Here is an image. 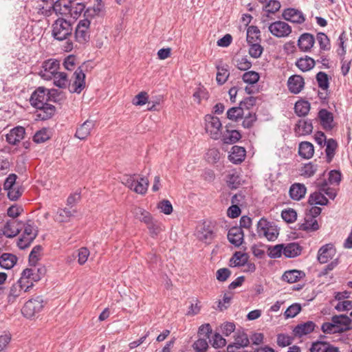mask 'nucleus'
Wrapping results in <instances>:
<instances>
[{
  "mask_svg": "<svg viewBox=\"0 0 352 352\" xmlns=\"http://www.w3.org/2000/svg\"><path fill=\"white\" fill-rule=\"evenodd\" d=\"M52 78L56 87L65 88L68 86L71 93L80 94L85 86V74L81 67H78L73 73L70 80L67 74L61 72H58Z\"/></svg>",
  "mask_w": 352,
  "mask_h": 352,
  "instance_id": "f257e3e1",
  "label": "nucleus"
},
{
  "mask_svg": "<svg viewBox=\"0 0 352 352\" xmlns=\"http://www.w3.org/2000/svg\"><path fill=\"white\" fill-rule=\"evenodd\" d=\"M65 1V0H58L52 4V8L56 14L63 15L69 12L72 17L77 19L83 13L84 19L87 18L88 8H86L87 2L85 1L70 2V6L67 5Z\"/></svg>",
  "mask_w": 352,
  "mask_h": 352,
  "instance_id": "f03ea898",
  "label": "nucleus"
},
{
  "mask_svg": "<svg viewBox=\"0 0 352 352\" xmlns=\"http://www.w3.org/2000/svg\"><path fill=\"white\" fill-rule=\"evenodd\" d=\"M121 182L130 190L140 194L145 195L148 187V180L146 177L138 178L136 175H125Z\"/></svg>",
  "mask_w": 352,
  "mask_h": 352,
  "instance_id": "7ed1b4c3",
  "label": "nucleus"
},
{
  "mask_svg": "<svg viewBox=\"0 0 352 352\" xmlns=\"http://www.w3.org/2000/svg\"><path fill=\"white\" fill-rule=\"evenodd\" d=\"M256 232L260 238H265L270 241H275L279 234L277 226L274 222L261 218L257 223Z\"/></svg>",
  "mask_w": 352,
  "mask_h": 352,
  "instance_id": "20e7f679",
  "label": "nucleus"
},
{
  "mask_svg": "<svg viewBox=\"0 0 352 352\" xmlns=\"http://www.w3.org/2000/svg\"><path fill=\"white\" fill-rule=\"evenodd\" d=\"M72 32V24L63 18L58 19L52 25V35L56 40H67L69 36H71Z\"/></svg>",
  "mask_w": 352,
  "mask_h": 352,
  "instance_id": "39448f33",
  "label": "nucleus"
},
{
  "mask_svg": "<svg viewBox=\"0 0 352 352\" xmlns=\"http://www.w3.org/2000/svg\"><path fill=\"white\" fill-rule=\"evenodd\" d=\"M44 302L40 296L28 300L21 309L22 314L27 318L36 316L43 309Z\"/></svg>",
  "mask_w": 352,
  "mask_h": 352,
  "instance_id": "423d86ee",
  "label": "nucleus"
},
{
  "mask_svg": "<svg viewBox=\"0 0 352 352\" xmlns=\"http://www.w3.org/2000/svg\"><path fill=\"white\" fill-rule=\"evenodd\" d=\"M33 287V284L31 283L28 284L25 278L21 276V278L18 281L14 283L10 289V292L8 296V300L9 302H13L15 301L16 298L20 296L22 293H25Z\"/></svg>",
  "mask_w": 352,
  "mask_h": 352,
  "instance_id": "0eeeda50",
  "label": "nucleus"
},
{
  "mask_svg": "<svg viewBox=\"0 0 352 352\" xmlns=\"http://www.w3.org/2000/svg\"><path fill=\"white\" fill-rule=\"evenodd\" d=\"M206 131L214 140H218L221 135V122L219 118L206 115L205 117Z\"/></svg>",
  "mask_w": 352,
  "mask_h": 352,
  "instance_id": "6e6552de",
  "label": "nucleus"
},
{
  "mask_svg": "<svg viewBox=\"0 0 352 352\" xmlns=\"http://www.w3.org/2000/svg\"><path fill=\"white\" fill-rule=\"evenodd\" d=\"M31 266V268L24 270L21 273V276L28 284L32 283L34 285V282L40 280L45 274L46 269L43 265L36 266L35 265Z\"/></svg>",
  "mask_w": 352,
  "mask_h": 352,
  "instance_id": "1a4fd4ad",
  "label": "nucleus"
},
{
  "mask_svg": "<svg viewBox=\"0 0 352 352\" xmlns=\"http://www.w3.org/2000/svg\"><path fill=\"white\" fill-rule=\"evenodd\" d=\"M60 62L56 59H48L43 62L39 75L45 80H51L58 72Z\"/></svg>",
  "mask_w": 352,
  "mask_h": 352,
  "instance_id": "9d476101",
  "label": "nucleus"
},
{
  "mask_svg": "<svg viewBox=\"0 0 352 352\" xmlns=\"http://www.w3.org/2000/svg\"><path fill=\"white\" fill-rule=\"evenodd\" d=\"M268 30L273 36L277 38L287 37L292 32L291 26L282 21H276L270 23Z\"/></svg>",
  "mask_w": 352,
  "mask_h": 352,
  "instance_id": "9b49d317",
  "label": "nucleus"
},
{
  "mask_svg": "<svg viewBox=\"0 0 352 352\" xmlns=\"http://www.w3.org/2000/svg\"><path fill=\"white\" fill-rule=\"evenodd\" d=\"M30 104L35 108L43 107L45 103L49 102L47 96V89L40 87L36 89L30 97Z\"/></svg>",
  "mask_w": 352,
  "mask_h": 352,
  "instance_id": "f8f14e48",
  "label": "nucleus"
},
{
  "mask_svg": "<svg viewBox=\"0 0 352 352\" xmlns=\"http://www.w3.org/2000/svg\"><path fill=\"white\" fill-rule=\"evenodd\" d=\"M23 223L15 219L8 221L4 225L2 232L8 238H13L22 230Z\"/></svg>",
  "mask_w": 352,
  "mask_h": 352,
  "instance_id": "ddd939ff",
  "label": "nucleus"
},
{
  "mask_svg": "<svg viewBox=\"0 0 352 352\" xmlns=\"http://www.w3.org/2000/svg\"><path fill=\"white\" fill-rule=\"evenodd\" d=\"M282 15L285 20L294 23L301 24L305 21L302 12L294 8L285 9Z\"/></svg>",
  "mask_w": 352,
  "mask_h": 352,
  "instance_id": "4468645a",
  "label": "nucleus"
},
{
  "mask_svg": "<svg viewBox=\"0 0 352 352\" xmlns=\"http://www.w3.org/2000/svg\"><path fill=\"white\" fill-rule=\"evenodd\" d=\"M88 36V18L80 20L75 30L76 41L80 43H85Z\"/></svg>",
  "mask_w": 352,
  "mask_h": 352,
  "instance_id": "2eb2a0df",
  "label": "nucleus"
},
{
  "mask_svg": "<svg viewBox=\"0 0 352 352\" xmlns=\"http://www.w3.org/2000/svg\"><path fill=\"white\" fill-rule=\"evenodd\" d=\"M336 254V249L331 243L322 245L318 252V261L320 263H326L331 259Z\"/></svg>",
  "mask_w": 352,
  "mask_h": 352,
  "instance_id": "dca6fc26",
  "label": "nucleus"
},
{
  "mask_svg": "<svg viewBox=\"0 0 352 352\" xmlns=\"http://www.w3.org/2000/svg\"><path fill=\"white\" fill-rule=\"evenodd\" d=\"M305 86V81L302 76L299 75H293L288 78L287 87L289 91L294 94H299Z\"/></svg>",
  "mask_w": 352,
  "mask_h": 352,
  "instance_id": "f3484780",
  "label": "nucleus"
},
{
  "mask_svg": "<svg viewBox=\"0 0 352 352\" xmlns=\"http://www.w3.org/2000/svg\"><path fill=\"white\" fill-rule=\"evenodd\" d=\"M243 238L244 233L241 228L232 227L229 230L228 239L234 246L239 247L243 241Z\"/></svg>",
  "mask_w": 352,
  "mask_h": 352,
  "instance_id": "a211bd4d",
  "label": "nucleus"
},
{
  "mask_svg": "<svg viewBox=\"0 0 352 352\" xmlns=\"http://www.w3.org/2000/svg\"><path fill=\"white\" fill-rule=\"evenodd\" d=\"M25 128L16 126L11 129L6 136V141L12 145H16L24 138Z\"/></svg>",
  "mask_w": 352,
  "mask_h": 352,
  "instance_id": "6ab92c4d",
  "label": "nucleus"
},
{
  "mask_svg": "<svg viewBox=\"0 0 352 352\" xmlns=\"http://www.w3.org/2000/svg\"><path fill=\"white\" fill-rule=\"evenodd\" d=\"M313 129L310 120H300L295 125L294 132L296 136L307 135L312 133Z\"/></svg>",
  "mask_w": 352,
  "mask_h": 352,
  "instance_id": "aec40b11",
  "label": "nucleus"
},
{
  "mask_svg": "<svg viewBox=\"0 0 352 352\" xmlns=\"http://www.w3.org/2000/svg\"><path fill=\"white\" fill-rule=\"evenodd\" d=\"M310 352H340L339 348L323 341H316L312 343Z\"/></svg>",
  "mask_w": 352,
  "mask_h": 352,
  "instance_id": "412c9836",
  "label": "nucleus"
},
{
  "mask_svg": "<svg viewBox=\"0 0 352 352\" xmlns=\"http://www.w3.org/2000/svg\"><path fill=\"white\" fill-rule=\"evenodd\" d=\"M315 43L314 36L309 33L302 34L298 38V45L302 52L309 51Z\"/></svg>",
  "mask_w": 352,
  "mask_h": 352,
  "instance_id": "4be33fe9",
  "label": "nucleus"
},
{
  "mask_svg": "<svg viewBox=\"0 0 352 352\" xmlns=\"http://www.w3.org/2000/svg\"><path fill=\"white\" fill-rule=\"evenodd\" d=\"M316 327V324L312 321H307L301 323L295 327L293 330L294 334L298 337H302L311 333Z\"/></svg>",
  "mask_w": 352,
  "mask_h": 352,
  "instance_id": "5701e85b",
  "label": "nucleus"
},
{
  "mask_svg": "<svg viewBox=\"0 0 352 352\" xmlns=\"http://www.w3.org/2000/svg\"><path fill=\"white\" fill-rule=\"evenodd\" d=\"M245 155L246 151L243 147L233 146L229 155V160L234 164H240L245 160Z\"/></svg>",
  "mask_w": 352,
  "mask_h": 352,
  "instance_id": "b1692460",
  "label": "nucleus"
},
{
  "mask_svg": "<svg viewBox=\"0 0 352 352\" xmlns=\"http://www.w3.org/2000/svg\"><path fill=\"white\" fill-rule=\"evenodd\" d=\"M307 188L302 184L296 183L289 188V195L294 200H300L306 194Z\"/></svg>",
  "mask_w": 352,
  "mask_h": 352,
  "instance_id": "393cba45",
  "label": "nucleus"
},
{
  "mask_svg": "<svg viewBox=\"0 0 352 352\" xmlns=\"http://www.w3.org/2000/svg\"><path fill=\"white\" fill-rule=\"evenodd\" d=\"M331 320L336 324L338 329H340V333L344 332L350 329L351 320L345 315L334 316L331 318Z\"/></svg>",
  "mask_w": 352,
  "mask_h": 352,
  "instance_id": "a878e982",
  "label": "nucleus"
},
{
  "mask_svg": "<svg viewBox=\"0 0 352 352\" xmlns=\"http://www.w3.org/2000/svg\"><path fill=\"white\" fill-rule=\"evenodd\" d=\"M318 118H320L321 125L324 129L329 130L333 128V117L331 112L325 109H322L318 112Z\"/></svg>",
  "mask_w": 352,
  "mask_h": 352,
  "instance_id": "bb28decb",
  "label": "nucleus"
},
{
  "mask_svg": "<svg viewBox=\"0 0 352 352\" xmlns=\"http://www.w3.org/2000/svg\"><path fill=\"white\" fill-rule=\"evenodd\" d=\"M314 153V145L309 142H302L298 146V154L304 159L311 158Z\"/></svg>",
  "mask_w": 352,
  "mask_h": 352,
  "instance_id": "cd10ccee",
  "label": "nucleus"
},
{
  "mask_svg": "<svg viewBox=\"0 0 352 352\" xmlns=\"http://www.w3.org/2000/svg\"><path fill=\"white\" fill-rule=\"evenodd\" d=\"M318 221L314 217L305 214V220L300 226V229L303 231L313 232L319 229Z\"/></svg>",
  "mask_w": 352,
  "mask_h": 352,
  "instance_id": "c85d7f7f",
  "label": "nucleus"
},
{
  "mask_svg": "<svg viewBox=\"0 0 352 352\" xmlns=\"http://www.w3.org/2000/svg\"><path fill=\"white\" fill-rule=\"evenodd\" d=\"M305 276V274L302 271L297 270H292L286 271L283 276L282 278L283 280L289 283H294L298 280H300L301 278Z\"/></svg>",
  "mask_w": 352,
  "mask_h": 352,
  "instance_id": "c756f323",
  "label": "nucleus"
},
{
  "mask_svg": "<svg viewBox=\"0 0 352 352\" xmlns=\"http://www.w3.org/2000/svg\"><path fill=\"white\" fill-rule=\"evenodd\" d=\"M17 257L10 253H3L0 256V266L2 268L10 270L16 263Z\"/></svg>",
  "mask_w": 352,
  "mask_h": 352,
  "instance_id": "7c9ffc66",
  "label": "nucleus"
},
{
  "mask_svg": "<svg viewBox=\"0 0 352 352\" xmlns=\"http://www.w3.org/2000/svg\"><path fill=\"white\" fill-rule=\"evenodd\" d=\"M37 109L39 110L38 113V117L43 120H48L51 118L55 113L56 108L54 105L48 104L47 102L43 105V107H37Z\"/></svg>",
  "mask_w": 352,
  "mask_h": 352,
  "instance_id": "2f4dec72",
  "label": "nucleus"
},
{
  "mask_svg": "<svg viewBox=\"0 0 352 352\" xmlns=\"http://www.w3.org/2000/svg\"><path fill=\"white\" fill-rule=\"evenodd\" d=\"M301 247L296 243L283 245V254L287 258H294L300 254Z\"/></svg>",
  "mask_w": 352,
  "mask_h": 352,
  "instance_id": "473e14b6",
  "label": "nucleus"
},
{
  "mask_svg": "<svg viewBox=\"0 0 352 352\" xmlns=\"http://www.w3.org/2000/svg\"><path fill=\"white\" fill-rule=\"evenodd\" d=\"M308 202L310 205L326 206L329 201L324 194L318 190L310 195Z\"/></svg>",
  "mask_w": 352,
  "mask_h": 352,
  "instance_id": "72a5a7b5",
  "label": "nucleus"
},
{
  "mask_svg": "<svg viewBox=\"0 0 352 352\" xmlns=\"http://www.w3.org/2000/svg\"><path fill=\"white\" fill-rule=\"evenodd\" d=\"M316 61L311 57L306 56L305 58L298 59L296 65L302 72L311 69L315 65Z\"/></svg>",
  "mask_w": 352,
  "mask_h": 352,
  "instance_id": "f704fd0d",
  "label": "nucleus"
},
{
  "mask_svg": "<svg viewBox=\"0 0 352 352\" xmlns=\"http://www.w3.org/2000/svg\"><path fill=\"white\" fill-rule=\"evenodd\" d=\"M310 110V103L307 100H299L296 102L294 111L299 117L306 116Z\"/></svg>",
  "mask_w": 352,
  "mask_h": 352,
  "instance_id": "c9c22d12",
  "label": "nucleus"
},
{
  "mask_svg": "<svg viewBox=\"0 0 352 352\" xmlns=\"http://www.w3.org/2000/svg\"><path fill=\"white\" fill-rule=\"evenodd\" d=\"M261 41L260 30L254 25L249 26L247 29V42L248 43H257Z\"/></svg>",
  "mask_w": 352,
  "mask_h": 352,
  "instance_id": "e433bc0d",
  "label": "nucleus"
},
{
  "mask_svg": "<svg viewBox=\"0 0 352 352\" xmlns=\"http://www.w3.org/2000/svg\"><path fill=\"white\" fill-rule=\"evenodd\" d=\"M133 214L137 219H139L145 224L150 223L151 219L153 218L150 212L140 207L135 208Z\"/></svg>",
  "mask_w": 352,
  "mask_h": 352,
  "instance_id": "4c0bfd02",
  "label": "nucleus"
},
{
  "mask_svg": "<svg viewBox=\"0 0 352 352\" xmlns=\"http://www.w3.org/2000/svg\"><path fill=\"white\" fill-rule=\"evenodd\" d=\"M316 184L318 190L327 195L331 199H334L336 198L337 195L336 190L333 188L329 187L327 182H320L317 180Z\"/></svg>",
  "mask_w": 352,
  "mask_h": 352,
  "instance_id": "58836bf2",
  "label": "nucleus"
},
{
  "mask_svg": "<svg viewBox=\"0 0 352 352\" xmlns=\"http://www.w3.org/2000/svg\"><path fill=\"white\" fill-rule=\"evenodd\" d=\"M214 236L213 231L205 226L197 232V237L205 243H210Z\"/></svg>",
  "mask_w": 352,
  "mask_h": 352,
  "instance_id": "ea45409f",
  "label": "nucleus"
},
{
  "mask_svg": "<svg viewBox=\"0 0 352 352\" xmlns=\"http://www.w3.org/2000/svg\"><path fill=\"white\" fill-rule=\"evenodd\" d=\"M241 138V133L236 130L228 131L223 135V142L225 144H232Z\"/></svg>",
  "mask_w": 352,
  "mask_h": 352,
  "instance_id": "a19ab883",
  "label": "nucleus"
},
{
  "mask_svg": "<svg viewBox=\"0 0 352 352\" xmlns=\"http://www.w3.org/2000/svg\"><path fill=\"white\" fill-rule=\"evenodd\" d=\"M217 73L216 80L219 85H223L228 80L230 72L228 69V66H217Z\"/></svg>",
  "mask_w": 352,
  "mask_h": 352,
  "instance_id": "79ce46f5",
  "label": "nucleus"
},
{
  "mask_svg": "<svg viewBox=\"0 0 352 352\" xmlns=\"http://www.w3.org/2000/svg\"><path fill=\"white\" fill-rule=\"evenodd\" d=\"M75 212V210L68 208L58 209L55 216V219L58 222H66L74 215Z\"/></svg>",
  "mask_w": 352,
  "mask_h": 352,
  "instance_id": "37998d69",
  "label": "nucleus"
},
{
  "mask_svg": "<svg viewBox=\"0 0 352 352\" xmlns=\"http://www.w3.org/2000/svg\"><path fill=\"white\" fill-rule=\"evenodd\" d=\"M324 145H326L325 153L327 159L329 162L331 161L335 155V151L338 147V144L335 140L330 138L327 140V143Z\"/></svg>",
  "mask_w": 352,
  "mask_h": 352,
  "instance_id": "c03bdc74",
  "label": "nucleus"
},
{
  "mask_svg": "<svg viewBox=\"0 0 352 352\" xmlns=\"http://www.w3.org/2000/svg\"><path fill=\"white\" fill-rule=\"evenodd\" d=\"M248 260V254L241 252H236L234 254L230 262L233 263L234 267L245 265Z\"/></svg>",
  "mask_w": 352,
  "mask_h": 352,
  "instance_id": "a18cd8bd",
  "label": "nucleus"
},
{
  "mask_svg": "<svg viewBox=\"0 0 352 352\" xmlns=\"http://www.w3.org/2000/svg\"><path fill=\"white\" fill-rule=\"evenodd\" d=\"M6 191L9 199L11 201H16L22 195L24 191V188L21 185H16L6 190Z\"/></svg>",
  "mask_w": 352,
  "mask_h": 352,
  "instance_id": "49530a36",
  "label": "nucleus"
},
{
  "mask_svg": "<svg viewBox=\"0 0 352 352\" xmlns=\"http://www.w3.org/2000/svg\"><path fill=\"white\" fill-rule=\"evenodd\" d=\"M233 343L245 348L249 345L250 340L245 333L243 331H237L234 334V341Z\"/></svg>",
  "mask_w": 352,
  "mask_h": 352,
  "instance_id": "de8ad7c7",
  "label": "nucleus"
},
{
  "mask_svg": "<svg viewBox=\"0 0 352 352\" xmlns=\"http://www.w3.org/2000/svg\"><path fill=\"white\" fill-rule=\"evenodd\" d=\"M23 228L24 231L22 236L34 241L37 236V230L34 228L32 221L29 220L27 223L23 224Z\"/></svg>",
  "mask_w": 352,
  "mask_h": 352,
  "instance_id": "09e8293b",
  "label": "nucleus"
},
{
  "mask_svg": "<svg viewBox=\"0 0 352 352\" xmlns=\"http://www.w3.org/2000/svg\"><path fill=\"white\" fill-rule=\"evenodd\" d=\"M43 250L41 245H38L33 248L29 255L30 265H35L41 258V252Z\"/></svg>",
  "mask_w": 352,
  "mask_h": 352,
  "instance_id": "8fccbe9b",
  "label": "nucleus"
},
{
  "mask_svg": "<svg viewBox=\"0 0 352 352\" xmlns=\"http://www.w3.org/2000/svg\"><path fill=\"white\" fill-rule=\"evenodd\" d=\"M316 80L318 87L322 90H327L329 87V79L328 75L323 72H320L316 74Z\"/></svg>",
  "mask_w": 352,
  "mask_h": 352,
  "instance_id": "3c124183",
  "label": "nucleus"
},
{
  "mask_svg": "<svg viewBox=\"0 0 352 352\" xmlns=\"http://www.w3.org/2000/svg\"><path fill=\"white\" fill-rule=\"evenodd\" d=\"M243 110L242 107H232L227 111V118L232 121H237L242 118Z\"/></svg>",
  "mask_w": 352,
  "mask_h": 352,
  "instance_id": "603ef678",
  "label": "nucleus"
},
{
  "mask_svg": "<svg viewBox=\"0 0 352 352\" xmlns=\"http://www.w3.org/2000/svg\"><path fill=\"white\" fill-rule=\"evenodd\" d=\"M317 169L318 166L316 164L309 162L302 167L300 170L301 175L305 177H311L316 173Z\"/></svg>",
  "mask_w": 352,
  "mask_h": 352,
  "instance_id": "864d4df0",
  "label": "nucleus"
},
{
  "mask_svg": "<svg viewBox=\"0 0 352 352\" xmlns=\"http://www.w3.org/2000/svg\"><path fill=\"white\" fill-rule=\"evenodd\" d=\"M50 138L48 130L43 128L38 131L33 136V141L37 144L43 143Z\"/></svg>",
  "mask_w": 352,
  "mask_h": 352,
  "instance_id": "5fc2aeb1",
  "label": "nucleus"
},
{
  "mask_svg": "<svg viewBox=\"0 0 352 352\" xmlns=\"http://www.w3.org/2000/svg\"><path fill=\"white\" fill-rule=\"evenodd\" d=\"M242 78L245 83L253 85L258 81L260 76L258 73L254 71H249L243 74Z\"/></svg>",
  "mask_w": 352,
  "mask_h": 352,
  "instance_id": "6e6d98bb",
  "label": "nucleus"
},
{
  "mask_svg": "<svg viewBox=\"0 0 352 352\" xmlns=\"http://www.w3.org/2000/svg\"><path fill=\"white\" fill-rule=\"evenodd\" d=\"M248 44L250 45V55L254 58H259L263 52V47L259 44V42Z\"/></svg>",
  "mask_w": 352,
  "mask_h": 352,
  "instance_id": "4d7b16f0",
  "label": "nucleus"
},
{
  "mask_svg": "<svg viewBox=\"0 0 352 352\" xmlns=\"http://www.w3.org/2000/svg\"><path fill=\"white\" fill-rule=\"evenodd\" d=\"M282 254H283V244H278L268 248L267 254L272 258H279Z\"/></svg>",
  "mask_w": 352,
  "mask_h": 352,
  "instance_id": "13d9d810",
  "label": "nucleus"
},
{
  "mask_svg": "<svg viewBox=\"0 0 352 352\" xmlns=\"http://www.w3.org/2000/svg\"><path fill=\"white\" fill-rule=\"evenodd\" d=\"M317 40L321 50L327 51L330 50V41L324 33H318L317 34Z\"/></svg>",
  "mask_w": 352,
  "mask_h": 352,
  "instance_id": "bf43d9fd",
  "label": "nucleus"
},
{
  "mask_svg": "<svg viewBox=\"0 0 352 352\" xmlns=\"http://www.w3.org/2000/svg\"><path fill=\"white\" fill-rule=\"evenodd\" d=\"M152 236H157L162 231V226L152 218L150 223L146 224Z\"/></svg>",
  "mask_w": 352,
  "mask_h": 352,
  "instance_id": "052dcab7",
  "label": "nucleus"
},
{
  "mask_svg": "<svg viewBox=\"0 0 352 352\" xmlns=\"http://www.w3.org/2000/svg\"><path fill=\"white\" fill-rule=\"evenodd\" d=\"M236 67L242 71H246L252 67V63L247 56H242L236 59Z\"/></svg>",
  "mask_w": 352,
  "mask_h": 352,
  "instance_id": "680f3d73",
  "label": "nucleus"
},
{
  "mask_svg": "<svg viewBox=\"0 0 352 352\" xmlns=\"http://www.w3.org/2000/svg\"><path fill=\"white\" fill-rule=\"evenodd\" d=\"M281 217L286 222L293 223L297 218V213L294 210L289 208L282 211Z\"/></svg>",
  "mask_w": 352,
  "mask_h": 352,
  "instance_id": "e2e57ef3",
  "label": "nucleus"
},
{
  "mask_svg": "<svg viewBox=\"0 0 352 352\" xmlns=\"http://www.w3.org/2000/svg\"><path fill=\"white\" fill-rule=\"evenodd\" d=\"M96 1V5H94L91 8H89V16H99L104 12V6L102 0Z\"/></svg>",
  "mask_w": 352,
  "mask_h": 352,
  "instance_id": "0e129e2a",
  "label": "nucleus"
},
{
  "mask_svg": "<svg viewBox=\"0 0 352 352\" xmlns=\"http://www.w3.org/2000/svg\"><path fill=\"white\" fill-rule=\"evenodd\" d=\"M301 310L299 304L294 303L290 305L285 311L284 316L285 318H292L295 317Z\"/></svg>",
  "mask_w": 352,
  "mask_h": 352,
  "instance_id": "69168bd1",
  "label": "nucleus"
},
{
  "mask_svg": "<svg viewBox=\"0 0 352 352\" xmlns=\"http://www.w3.org/2000/svg\"><path fill=\"white\" fill-rule=\"evenodd\" d=\"M280 3L276 0H270L268 3L263 7V10L267 13L274 14L279 10Z\"/></svg>",
  "mask_w": 352,
  "mask_h": 352,
  "instance_id": "338daca9",
  "label": "nucleus"
},
{
  "mask_svg": "<svg viewBox=\"0 0 352 352\" xmlns=\"http://www.w3.org/2000/svg\"><path fill=\"white\" fill-rule=\"evenodd\" d=\"M192 347L196 352H205L208 347L207 339L204 338H199L194 342Z\"/></svg>",
  "mask_w": 352,
  "mask_h": 352,
  "instance_id": "774afa93",
  "label": "nucleus"
}]
</instances>
